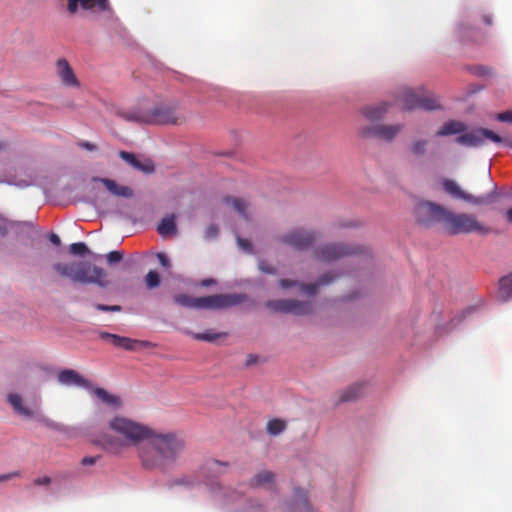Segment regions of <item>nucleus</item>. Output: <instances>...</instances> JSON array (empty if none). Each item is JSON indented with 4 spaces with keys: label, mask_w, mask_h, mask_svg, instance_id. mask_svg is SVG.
Returning a JSON list of instances; mask_svg holds the SVG:
<instances>
[{
    "label": "nucleus",
    "mask_w": 512,
    "mask_h": 512,
    "mask_svg": "<svg viewBox=\"0 0 512 512\" xmlns=\"http://www.w3.org/2000/svg\"><path fill=\"white\" fill-rule=\"evenodd\" d=\"M125 117L127 120L157 125H178L185 121L180 103L174 100L159 103L144 113H128Z\"/></svg>",
    "instance_id": "20e7f679"
},
{
    "label": "nucleus",
    "mask_w": 512,
    "mask_h": 512,
    "mask_svg": "<svg viewBox=\"0 0 512 512\" xmlns=\"http://www.w3.org/2000/svg\"><path fill=\"white\" fill-rule=\"evenodd\" d=\"M191 335L195 340L213 342L218 338L226 336V333H214L211 331H207L203 333H191Z\"/></svg>",
    "instance_id": "f704fd0d"
},
{
    "label": "nucleus",
    "mask_w": 512,
    "mask_h": 512,
    "mask_svg": "<svg viewBox=\"0 0 512 512\" xmlns=\"http://www.w3.org/2000/svg\"><path fill=\"white\" fill-rule=\"evenodd\" d=\"M496 119L501 122L512 123V110L497 114Z\"/></svg>",
    "instance_id": "79ce46f5"
},
{
    "label": "nucleus",
    "mask_w": 512,
    "mask_h": 512,
    "mask_svg": "<svg viewBox=\"0 0 512 512\" xmlns=\"http://www.w3.org/2000/svg\"><path fill=\"white\" fill-rule=\"evenodd\" d=\"M78 146L80 148L86 149L88 151L97 150V146L89 141H80V142H78Z\"/></svg>",
    "instance_id": "49530a36"
},
{
    "label": "nucleus",
    "mask_w": 512,
    "mask_h": 512,
    "mask_svg": "<svg viewBox=\"0 0 512 512\" xmlns=\"http://www.w3.org/2000/svg\"><path fill=\"white\" fill-rule=\"evenodd\" d=\"M96 309L99 310V311H104V312H108V311H120L121 310V307L118 306V305H104V304H97L96 306Z\"/></svg>",
    "instance_id": "37998d69"
},
{
    "label": "nucleus",
    "mask_w": 512,
    "mask_h": 512,
    "mask_svg": "<svg viewBox=\"0 0 512 512\" xmlns=\"http://www.w3.org/2000/svg\"><path fill=\"white\" fill-rule=\"evenodd\" d=\"M56 73L62 84L68 87H79L80 83L68 63L64 58L58 59L56 62Z\"/></svg>",
    "instance_id": "f3484780"
},
{
    "label": "nucleus",
    "mask_w": 512,
    "mask_h": 512,
    "mask_svg": "<svg viewBox=\"0 0 512 512\" xmlns=\"http://www.w3.org/2000/svg\"><path fill=\"white\" fill-rule=\"evenodd\" d=\"M146 443L138 448L141 466L147 471L167 472L175 466L185 449V440L177 433L151 430Z\"/></svg>",
    "instance_id": "f257e3e1"
},
{
    "label": "nucleus",
    "mask_w": 512,
    "mask_h": 512,
    "mask_svg": "<svg viewBox=\"0 0 512 512\" xmlns=\"http://www.w3.org/2000/svg\"><path fill=\"white\" fill-rule=\"evenodd\" d=\"M14 223L7 221L6 219L0 218V235L5 236L10 227H13Z\"/></svg>",
    "instance_id": "a19ab883"
},
{
    "label": "nucleus",
    "mask_w": 512,
    "mask_h": 512,
    "mask_svg": "<svg viewBox=\"0 0 512 512\" xmlns=\"http://www.w3.org/2000/svg\"><path fill=\"white\" fill-rule=\"evenodd\" d=\"M218 234V229L215 225H211L209 227H207L206 231H205V237L207 239H211L213 237H216Z\"/></svg>",
    "instance_id": "a18cd8bd"
},
{
    "label": "nucleus",
    "mask_w": 512,
    "mask_h": 512,
    "mask_svg": "<svg viewBox=\"0 0 512 512\" xmlns=\"http://www.w3.org/2000/svg\"><path fill=\"white\" fill-rule=\"evenodd\" d=\"M200 284H201V286H203V287H208V286H210V285L215 284V280H214V279H204V280H202V281H201V283H200Z\"/></svg>",
    "instance_id": "4d7b16f0"
},
{
    "label": "nucleus",
    "mask_w": 512,
    "mask_h": 512,
    "mask_svg": "<svg viewBox=\"0 0 512 512\" xmlns=\"http://www.w3.org/2000/svg\"><path fill=\"white\" fill-rule=\"evenodd\" d=\"M8 401L13 407V409L20 415L24 417H32L33 411L23 405V401L21 397L17 394H11L8 396Z\"/></svg>",
    "instance_id": "c756f323"
},
{
    "label": "nucleus",
    "mask_w": 512,
    "mask_h": 512,
    "mask_svg": "<svg viewBox=\"0 0 512 512\" xmlns=\"http://www.w3.org/2000/svg\"><path fill=\"white\" fill-rule=\"evenodd\" d=\"M428 141L427 140H415L410 145V151L412 154L416 156H420L425 154L427 149Z\"/></svg>",
    "instance_id": "c9c22d12"
},
{
    "label": "nucleus",
    "mask_w": 512,
    "mask_h": 512,
    "mask_svg": "<svg viewBox=\"0 0 512 512\" xmlns=\"http://www.w3.org/2000/svg\"><path fill=\"white\" fill-rule=\"evenodd\" d=\"M51 481L52 480L49 476H44L34 479L33 484L37 486L49 485Z\"/></svg>",
    "instance_id": "de8ad7c7"
},
{
    "label": "nucleus",
    "mask_w": 512,
    "mask_h": 512,
    "mask_svg": "<svg viewBox=\"0 0 512 512\" xmlns=\"http://www.w3.org/2000/svg\"><path fill=\"white\" fill-rule=\"evenodd\" d=\"M448 209L432 201H420L414 207L416 222L424 227H431L434 224L444 225Z\"/></svg>",
    "instance_id": "0eeeda50"
},
{
    "label": "nucleus",
    "mask_w": 512,
    "mask_h": 512,
    "mask_svg": "<svg viewBox=\"0 0 512 512\" xmlns=\"http://www.w3.org/2000/svg\"><path fill=\"white\" fill-rule=\"evenodd\" d=\"M119 156L133 168L146 174L154 172V164L150 159L140 160L133 153L120 151Z\"/></svg>",
    "instance_id": "6ab92c4d"
},
{
    "label": "nucleus",
    "mask_w": 512,
    "mask_h": 512,
    "mask_svg": "<svg viewBox=\"0 0 512 512\" xmlns=\"http://www.w3.org/2000/svg\"><path fill=\"white\" fill-rule=\"evenodd\" d=\"M227 466H228L227 463L213 459V460H208L204 464L203 469L208 471V472H212L214 474V476H219L220 474L223 473L221 471V468L222 467H227Z\"/></svg>",
    "instance_id": "72a5a7b5"
},
{
    "label": "nucleus",
    "mask_w": 512,
    "mask_h": 512,
    "mask_svg": "<svg viewBox=\"0 0 512 512\" xmlns=\"http://www.w3.org/2000/svg\"><path fill=\"white\" fill-rule=\"evenodd\" d=\"M486 140H491L495 143H502L504 141L498 134L486 128L473 129L456 138L458 144L469 147L481 146Z\"/></svg>",
    "instance_id": "9b49d317"
},
{
    "label": "nucleus",
    "mask_w": 512,
    "mask_h": 512,
    "mask_svg": "<svg viewBox=\"0 0 512 512\" xmlns=\"http://www.w3.org/2000/svg\"><path fill=\"white\" fill-rule=\"evenodd\" d=\"M294 512H312V508L308 502L307 494L303 489H296L294 494Z\"/></svg>",
    "instance_id": "a878e982"
},
{
    "label": "nucleus",
    "mask_w": 512,
    "mask_h": 512,
    "mask_svg": "<svg viewBox=\"0 0 512 512\" xmlns=\"http://www.w3.org/2000/svg\"><path fill=\"white\" fill-rule=\"evenodd\" d=\"M123 259V253L120 251H111L106 255L109 264L118 263Z\"/></svg>",
    "instance_id": "ea45409f"
},
{
    "label": "nucleus",
    "mask_w": 512,
    "mask_h": 512,
    "mask_svg": "<svg viewBox=\"0 0 512 512\" xmlns=\"http://www.w3.org/2000/svg\"><path fill=\"white\" fill-rule=\"evenodd\" d=\"M109 428L121 438L104 434L97 443L112 454H120L125 448L137 445L151 435V429L147 426L122 416L111 419Z\"/></svg>",
    "instance_id": "f03ea898"
},
{
    "label": "nucleus",
    "mask_w": 512,
    "mask_h": 512,
    "mask_svg": "<svg viewBox=\"0 0 512 512\" xmlns=\"http://www.w3.org/2000/svg\"><path fill=\"white\" fill-rule=\"evenodd\" d=\"M403 129L402 124L369 125L361 129L360 134L365 138H377L391 142Z\"/></svg>",
    "instance_id": "4468645a"
},
{
    "label": "nucleus",
    "mask_w": 512,
    "mask_h": 512,
    "mask_svg": "<svg viewBox=\"0 0 512 512\" xmlns=\"http://www.w3.org/2000/svg\"><path fill=\"white\" fill-rule=\"evenodd\" d=\"M363 391L364 386L362 384H353L341 393L339 401L348 402L356 400L360 395H362Z\"/></svg>",
    "instance_id": "c85d7f7f"
},
{
    "label": "nucleus",
    "mask_w": 512,
    "mask_h": 512,
    "mask_svg": "<svg viewBox=\"0 0 512 512\" xmlns=\"http://www.w3.org/2000/svg\"><path fill=\"white\" fill-rule=\"evenodd\" d=\"M91 13H102L110 9L109 0H68L67 10L75 14L79 8Z\"/></svg>",
    "instance_id": "dca6fc26"
},
{
    "label": "nucleus",
    "mask_w": 512,
    "mask_h": 512,
    "mask_svg": "<svg viewBox=\"0 0 512 512\" xmlns=\"http://www.w3.org/2000/svg\"><path fill=\"white\" fill-rule=\"evenodd\" d=\"M266 307L280 313H290L294 315H308L313 311L310 301H298L295 299L271 300L266 303Z\"/></svg>",
    "instance_id": "9d476101"
},
{
    "label": "nucleus",
    "mask_w": 512,
    "mask_h": 512,
    "mask_svg": "<svg viewBox=\"0 0 512 512\" xmlns=\"http://www.w3.org/2000/svg\"><path fill=\"white\" fill-rule=\"evenodd\" d=\"M506 219L509 223H512V208L508 209L506 212Z\"/></svg>",
    "instance_id": "bf43d9fd"
},
{
    "label": "nucleus",
    "mask_w": 512,
    "mask_h": 512,
    "mask_svg": "<svg viewBox=\"0 0 512 512\" xmlns=\"http://www.w3.org/2000/svg\"><path fill=\"white\" fill-rule=\"evenodd\" d=\"M53 270L62 278L79 284H95L107 287L110 284L107 272L89 261L57 262Z\"/></svg>",
    "instance_id": "7ed1b4c3"
},
{
    "label": "nucleus",
    "mask_w": 512,
    "mask_h": 512,
    "mask_svg": "<svg viewBox=\"0 0 512 512\" xmlns=\"http://www.w3.org/2000/svg\"><path fill=\"white\" fill-rule=\"evenodd\" d=\"M157 258H158L160 264L164 268H169L170 267V260L168 259V257L164 253H158L157 254Z\"/></svg>",
    "instance_id": "09e8293b"
},
{
    "label": "nucleus",
    "mask_w": 512,
    "mask_h": 512,
    "mask_svg": "<svg viewBox=\"0 0 512 512\" xmlns=\"http://www.w3.org/2000/svg\"><path fill=\"white\" fill-rule=\"evenodd\" d=\"M338 277H339V275L328 272V273L320 276L316 283H311V284L301 283V284H299V288L301 289V291H303L307 295L313 296L317 293V290L320 286L329 285L332 282H334Z\"/></svg>",
    "instance_id": "aec40b11"
},
{
    "label": "nucleus",
    "mask_w": 512,
    "mask_h": 512,
    "mask_svg": "<svg viewBox=\"0 0 512 512\" xmlns=\"http://www.w3.org/2000/svg\"><path fill=\"white\" fill-rule=\"evenodd\" d=\"M69 252L72 255L82 256V255L90 253V250L84 242H76V243H72L69 246Z\"/></svg>",
    "instance_id": "4c0bfd02"
},
{
    "label": "nucleus",
    "mask_w": 512,
    "mask_h": 512,
    "mask_svg": "<svg viewBox=\"0 0 512 512\" xmlns=\"http://www.w3.org/2000/svg\"><path fill=\"white\" fill-rule=\"evenodd\" d=\"M482 19H483L484 24H486L487 26H490V25H492V23H493V21H492V17H491V15H489V14H484V15L482 16Z\"/></svg>",
    "instance_id": "6e6d98bb"
},
{
    "label": "nucleus",
    "mask_w": 512,
    "mask_h": 512,
    "mask_svg": "<svg viewBox=\"0 0 512 512\" xmlns=\"http://www.w3.org/2000/svg\"><path fill=\"white\" fill-rule=\"evenodd\" d=\"M146 285L148 288H155L160 284V276L156 271H149L145 277Z\"/></svg>",
    "instance_id": "58836bf2"
},
{
    "label": "nucleus",
    "mask_w": 512,
    "mask_h": 512,
    "mask_svg": "<svg viewBox=\"0 0 512 512\" xmlns=\"http://www.w3.org/2000/svg\"><path fill=\"white\" fill-rule=\"evenodd\" d=\"M94 181L101 182L106 187V189L115 196L124 198L133 197V191L130 187L119 185L112 179L96 177L94 178Z\"/></svg>",
    "instance_id": "412c9836"
},
{
    "label": "nucleus",
    "mask_w": 512,
    "mask_h": 512,
    "mask_svg": "<svg viewBox=\"0 0 512 512\" xmlns=\"http://www.w3.org/2000/svg\"><path fill=\"white\" fill-rule=\"evenodd\" d=\"M299 282L298 281H295V280H289V279H281L280 280V286L283 288V289H288L290 287H294V286H298L299 287Z\"/></svg>",
    "instance_id": "c03bdc74"
},
{
    "label": "nucleus",
    "mask_w": 512,
    "mask_h": 512,
    "mask_svg": "<svg viewBox=\"0 0 512 512\" xmlns=\"http://www.w3.org/2000/svg\"><path fill=\"white\" fill-rule=\"evenodd\" d=\"M256 360H257V357H256V356H254V355H249V356H248V360H247V365H251V364L255 363V362H256Z\"/></svg>",
    "instance_id": "13d9d810"
},
{
    "label": "nucleus",
    "mask_w": 512,
    "mask_h": 512,
    "mask_svg": "<svg viewBox=\"0 0 512 512\" xmlns=\"http://www.w3.org/2000/svg\"><path fill=\"white\" fill-rule=\"evenodd\" d=\"M175 215L165 216L158 224L157 231L162 236L174 234L176 232Z\"/></svg>",
    "instance_id": "bb28decb"
},
{
    "label": "nucleus",
    "mask_w": 512,
    "mask_h": 512,
    "mask_svg": "<svg viewBox=\"0 0 512 512\" xmlns=\"http://www.w3.org/2000/svg\"><path fill=\"white\" fill-rule=\"evenodd\" d=\"M286 429V422L281 419H272L267 423V432L270 435H278Z\"/></svg>",
    "instance_id": "473e14b6"
},
{
    "label": "nucleus",
    "mask_w": 512,
    "mask_h": 512,
    "mask_svg": "<svg viewBox=\"0 0 512 512\" xmlns=\"http://www.w3.org/2000/svg\"><path fill=\"white\" fill-rule=\"evenodd\" d=\"M19 476H20V472H18V471L10 472V473H7V474H1L0 475V482L7 481V480H10L12 478L19 477Z\"/></svg>",
    "instance_id": "3c124183"
},
{
    "label": "nucleus",
    "mask_w": 512,
    "mask_h": 512,
    "mask_svg": "<svg viewBox=\"0 0 512 512\" xmlns=\"http://www.w3.org/2000/svg\"><path fill=\"white\" fill-rule=\"evenodd\" d=\"M58 381L63 385H74L86 389L92 388L89 380L82 377L78 372L72 369H64L58 373Z\"/></svg>",
    "instance_id": "a211bd4d"
},
{
    "label": "nucleus",
    "mask_w": 512,
    "mask_h": 512,
    "mask_svg": "<svg viewBox=\"0 0 512 512\" xmlns=\"http://www.w3.org/2000/svg\"><path fill=\"white\" fill-rule=\"evenodd\" d=\"M458 33H459V35H460L461 37H463V36H464V33H465V32H464V26H463V25H460V26L458 27Z\"/></svg>",
    "instance_id": "052dcab7"
},
{
    "label": "nucleus",
    "mask_w": 512,
    "mask_h": 512,
    "mask_svg": "<svg viewBox=\"0 0 512 512\" xmlns=\"http://www.w3.org/2000/svg\"><path fill=\"white\" fill-rule=\"evenodd\" d=\"M403 110L414 109L436 110L440 108L437 97L430 91L420 87L418 89L404 88L399 96Z\"/></svg>",
    "instance_id": "423d86ee"
},
{
    "label": "nucleus",
    "mask_w": 512,
    "mask_h": 512,
    "mask_svg": "<svg viewBox=\"0 0 512 512\" xmlns=\"http://www.w3.org/2000/svg\"><path fill=\"white\" fill-rule=\"evenodd\" d=\"M98 457L86 456L81 460V464L83 466L94 465L97 461Z\"/></svg>",
    "instance_id": "603ef678"
},
{
    "label": "nucleus",
    "mask_w": 512,
    "mask_h": 512,
    "mask_svg": "<svg viewBox=\"0 0 512 512\" xmlns=\"http://www.w3.org/2000/svg\"><path fill=\"white\" fill-rule=\"evenodd\" d=\"M318 238L319 234L316 231L299 228L284 235L282 242L297 250H306L312 246Z\"/></svg>",
    "instance_id": "ddd939ff"
},
{
    "label": "nucleus",
    "mask_w": 512,
    "mask_h": 512,
    "mask_svg": "<svg viewBox=\"0 0 512 512\" xmlns=\"http://www.w3.org/2000/svg\"><path fill=\"white\" fill-rule=\"evenodd\" d=\"M237 242H238V245L245 251H248L250 252L251 251V243L246 240V239H242L240 237L237 238Z\"/></svg>",
    "instance_id": "8fccbe9b"
},
{
    "label": "nucleus",
    "mask_w": 512,
    "mask_h": 512,
    "mask_svg": "<svg viewBox=\"0 0 512 512\" xmlns=\"http://www.w3.org/2000/svg\"><path fill=\"white\" fill-rule=\"evenodd\" d=\"M245 294H215L197 297L196 309L220 310L237 306L246 300Z\"/></svg>",
    "instance_id": "6e6552de"
},
{
    "label": "nucleus",
    "mask_w": 512,
    "mask_h": 512,
    "mask_svg": "<svg viewBox=\"0 0 512 512\" xmlns=\"http://www.w3.org/2000/svg\"><path fill=\"white\" fill-rule=\"evenodd\" d=\"M466 126L464 123L459 121H449L445 123L436 133V136H449L453 134L462 133Z\"/></svg>",
    "instance_id": "393cba45"
},
{
    "label": "nucleus",
    "mask_w": 512,
    "mask_h": 512,
    "mask_svg": "<svg viewBox=\"0 0 512 512\" xmlns=\"http://www.w3.org/2000/svg\"><path fill=\"white\" fill-rule=\"evenodd\" d=\"M173 299H174V302L176 304H178L179 306L196 309L197 298H195V297H191L189 295L181 293V294L175 295L173 297Z\"/></svg>",
    "instance_id": "2f4dec72"
},
{
    "label": "nucleus",
    "mask_w": 512,
    "mask_h": 512,
    "mask_svg": "<svg viewBox=\"0 0 512 512\" xmlns=\"http://www.w3.org/2000/svg\"><path fill=\"white\" fill-rule=\"evenodd\" d=\"M93 394L101 400L103 403L108 405L114 410L119 409L122 406V401L119 396L109 393L107 390L101 387H92Z\"/></svg>",
    "instance_id": "5701e85b"
},
{
    "label": "nucleus",
    "mask_w": 512,
    "mask_h": 512,
    "mask_svg": "<svg viewBox=\"0 0 512 512\" xmlns=\"http://www.w3.org/2000/svg\"><path fill=\"white\" fill-rule=\"evenodd\" d=\"M195 484H197V479L187 475L178 477L171 482V486H185L188 488L193 487Z\"/></svg>",
    "instance_id": "e433bc0d"
},
{
    "label": "nucleus",
    "mask_w": 512,
    "mask_h": 512,
    "mask_svg": "<svg viewBox=\"0 0 512 512\" xmlns=\"http://www.w3.org/2000/svg\"><path fill=\"white\" fill-rule=\"evenodd\" d=\"M358 249L344 244H327L314 251L317 260L330 263L344 257L356 254Z\"/></svg>",
    "instance_id": "f8f14e48"
},
{
    "label": "nucleus",
    "mask_w": 512,
    "mask_h": 512,
    "mask_svg": "<svg viewBox=\"0 0 512 512\" xmlns=\"http://www.w3.org/2000/svg\"><path fill=\"white\" fill-rule=\"evenodd\" d=\"M224 202L226 205L232 206L233 209L243 217H247L246 210L248 208V203L246 202V200L236 197H225Z\"/></svg>",
    "instance_id": "7c9ffc66"
},
{
    "label": "nucleus",
    "mask_w": 512,
    "mask_h": 512,
    "mask_svg": "<svg viewBox=\"0 0 512 512\" xmlns=\"http://www.w3.org/2000/svg\"><path fill=\"white\" fill-rule=\"evenodd\" d=\"M448 235L476 233L487 235L492 229L481 223L477 217L470 213H455L448 209L443 228Z\"/></svg>",
    "instance_id": "39448f33"
},
{
    "label": "nucleus",
    "mask_w": 512,
    "mask_h": 512,
    "mask_svg": "<svg viewBox=\"0 0 512 512\" xmlns=\"http://www.w3.org/2000/svg\"><path fill=\"white\" fill-rule=\"evenodd\" d=\"M49 239H50L51 243L56 245V246L61 244V240H60L59 236L54 234V233H52L50 235Z\"/></svg>",
    "instance_id": "5fc2aeb1"
},
{
    "label": "nucleus",
    "mask_w": 512,
    "mask_h": 512,
    "mask_svg": "<svg viewBox=\"0 0 512 512\" xmlns=\"http://www.w3.org/2000/svg\"><path fill=\"white\" fill-rule=\"evenodd\" d=\"M274 473L268 470H263L257 473L249 482L251 487H263L267 484H273Z\"/></svg>",
    "instance_id": "cd10ccee"
},
{
    "label": "nucleus",
    "mask_w": 512,
    "mask_h": 512,
    "mask_svg": "<svg viewBox=\"0 0 512 512\" xmlns=\"http://www.w3.org/2000/svg\"><path fill=\"white\" fill-rule=\"evenodd\" d=\"M259 268H260L263 272H265V273H274V272H275V271H274V268H272V267H270V266L266 265L264 262H261V263L259 264Z\"/></svg>",
    "instance_id": "864d4df0"
},
{
    "label": "nucleus",
    "mask_w": 512,
    "mask_h": 512,
    "mask_svg": "<svg viewBox=\"0 0 512 512\" xmlns=\"http://www.w3.org/2000/svg\"><path fill=\"white\" fill-rule=\"evenodd\" d=\"M388 109H389V104L386 102H383V103H379L376 105H370V106L364 107L362 109V114L364 115V117L367 120L374 122V121L382 120L385 117V115L387 114Z\"/></svg>",
    "instance_id": "4be33fe9"
},
{
    "label": "nucleus",
    "mask_w": 512,
    "mask_h": 512,
    "mask_svg": "<svg viewBox=\"0 0 512 512\" xmlns=\"http://www.w3.org/2000/svg\"><path fill=\"white\" fill-rule=\"evenodd\" d=\"M443 189L454 199L463 200L474 205L490 204L494 201V191L483 196H474L461 189L456 181L444 179L442 182Z\"/></svg>",
    "instance_id": "1a4fd4ad"
},
{
    "label": "nucleus",
    "mask_w": 512,
    "mask_h": 512,
    "mask_svg": "<svg viewBox=\"0 0 512 512\" xmlns=\"http://www.w3.org/2000/svg\"><path fill=\"white\" fill-rule=\"evenodd\" d=\"M99 337L104 341L110 342L113 346L122 348L127 351H136L152 346V343L149 341L132 339L105 331L100 332Z\"/></svg>",
    "instance_id": "2eb2a0df"
},
{
    "label": "nucleus",
    "mask_w": 512,
    "mask_h": 512,
    "mask_svg": "<svg viewBox=\"0 0 512 512\" xmlns=\"http://www.w3.org/2000/svg\"><path fill=\"white\" fill-rule=\"evenodd\" d=\"M498 298L502 302L512 298V272L499 280Z\"/></svg>",
    "instance_id": "b1692460"
}]
</instances>
